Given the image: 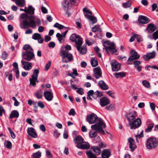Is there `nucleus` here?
I'll return each instance as SVG.
<instances>
[{
  "instance_id": "obj_62",
  "label": "nucleus",
  "mask_w": 158,
  "mask_h": 158,
  "mask_svg": "<svg viewBox=\"0 0 158 158\" xmlns=\"http://www.w3.org/2000/svg\"><path fill=\"white\" fill-rule=\"evenodd\" d=\"M5 111L3 107L0 108V116H2L3 114H5Z\"/></svg>"
},
{
  "instance_id": "obj_1",
  "label": "nucleus",
  "mask_w": 158,
  "mask_h": 158,
  "mask_svg": "<svg viewBox=\"0 0 158 158\" xmlns=\"http://www.w3.org/2000/svg\"><path fill=\"white\" fill-rule=\"evenodd\" d=\"M21 19H24L20 24V27L22 28L26 29L29 27L32 28H36L35 21V17L33 15H28L26 14H23L20 16Z\"/></svg>"
},
{
  "instance_id": "obj_50",
  "label": "nucleus",
  "mask_w": 158,
  "mask_h": 158,
  "mask_svg": "<svg viewBox=\"0 0 158 158\" xmlns=\"http://www.w3.org/2000/svg\"><path fill=\"white\" fill-rule=\"evenodd\" d=\"M153 39L156 40L158 39V31H156L152 34Z\"/></svg>"
},
{
  "instance_id": "obj_20",
  "label": "nucleus",
  "mask_w": 158,
  "mask_h": 158,
  "mask_svg": "<svg viewBox=\"0 0 158 158\" xmlns=\"http://www.w3.org/2000/svg\"><path fill=\"white\" fill-rule=\"evenodd\" d=\"M129 143V148L131 152H133L136 148L137 146L134 139H128Z\"/></svg>"
},
{
  "instance_id": "obj_2",
  "label": "nucleus",
  "mask_w": 158,
  "mask_h": 158,
  "mask_svg": "<svg viewBox=\"0 0 158 158\" xmlns=\"http://www.w3.org/2000/svg\"><path fill=\"white\" fill-rule=\"evenodd\" d=\"M70 39L75 42L77 48L80 54L83 55L86 53L87 49L84 46L81 47L82 44V39L80 36L73 34L70 36Z\"/></svg>"
},
{
  "instance_id": "obj_56",
  "label": "nucleus",
  "mask_w": 158,
  "mask_h": 158,
  "mask_svg": "<svg viewBox=\"0 0 158 158\" xmlns=\"http://www.w3.org/2000/svg\"><path fill=\"white\" fill-rule=\"evenodd\" d=\"M141 64V62L139 61L135 60L134 61L133 64L134 65L135 67L139 66V65Z\"/></svg>"
},
{
  "instance_id": "obj_10",
  "label": "nucleus",
  "mask_w": 158,
  "mask_h": 158,
  "mask_svg": "<svg viewBox=\"0 0 158 158\" xmlns=\"http://www.w3.org/2000/svg\"><path fill=\"white\" fill-rule=\"evenodd\" d=\"M22 57L24 59L28 61H30L35 57L33 51L28 52H23L22 53Z\"/></svg>"
},
{
  "instance_id": "obj_4",
  "label": "nucleus",
  "mask_w": 158,
  "mask_h": 158,
  "mask_svg": "<svg viewBox=\"0 0 158 158\" xmlns=\"http://www.w3.org/2000/svg\"><path fill=\"white\" fill-rule=\"evenodd\" d=\"M74 141L77 144V147L79 148L87 149L90 147L89 143L83 141V139H75Z\"/></svg>"
},
{
  "instance_id": "obj_9",
  "label": "nucleus",
  "mask_w": 158,
  "mask_h": 158,
  "mask_svg": "<svg viewBox=\"0 0 158 158\" xmlns=\"http://www.w3.org/2000/svg\"><path fill=\"white\" fill-rule=\"evenodd\" d=\"M131 56L129 57L127 60V64H131V62L133 60L137 59L139 58V55L135 50L131 51Z\"/></svg>"
},
{
  "instance_id": "obj_52",
  "label": "nucleus",
  "mask_w": 158,
  "mask_h": 158,
  "mask_svg": "<svg viewBox=\"0 0 158 158\" xmlns=\"http://www.w3.org/2000/svg\"><path fill=\"white\" fill-rule=\"evenodd\" d=\"M46 156L48 158H52V155L50 151L48 150H46Z\"/></svg>"
},
{
  "instance_id": "obj_25",
  "label": "nucleus",
  "mask_w": 158,
  "mask_h": 158,
  "mask_svg": "<svg viewBox=\"0 0 158 158\" xmlns=\"http://www.w3.org/2000/svg\"><path fill=\"white\" fill-rule=\"evenodd\" d=\"M109 102V100L105 97H103L100 99V104L102 107L108 105Z\"/></svg>"
},
{
  "instance_id": "obj_29",
  "label": "nucleus",
  "mask_w": 158,
  "mask_h": 158,
  "mask_svg": "<svg viewBox=\"0 0 158 158\" xmlns=\"http://www.w3.org/2000/svg\"><path fill=\"white\" fill-rule=\"evenodd\" d=\"M85 16L88 19L92 22V23L94 24L97 22V19L96 17H93L91 15H89L87 14L85 15Z\"/></svg>"
},
{
  "instance_id": "obj_53",
  "label": "nucleus",
  "mask_w": 158,
  "mask_h": 158,
  "mask_svg": "<svg viewBox=\"0 0 158 158\" xmlns=\"http://www.w3.org/2000/svg\"><path fill=\"white\" fill-rule=\"evenodd\" d=\"M51 62L50 61H48L45 66V70L46 71H47L50 68L51 66Z\"/></svg>"
},
{
  "instance_id": "obj_27",
  "label": "nucleus",
  "mask_w": 158,
  "mask_h": 158,
  "mask_svg": "<svg viewBox=\"0 0 158 158\" xmlns=\"http://www.w3.org/2000/svg\"><path fill=\"white\" fill-rule=\"evenodd\" d=\"M15 2L16 4L19 7H23L25 5V0H12Z\"/></svg>"
},
{
  "instance_id": "obj_28",
  "label": "nucleus",
  "mask_w": 158,
  "mask_h": 158,
  "mask_svg": "<svg viewBox=\"0 0 158 158\" xmlns=\"http://www.w3.org/2000/svg\"><path fill=\"white\" fill-rule=\"evenodd\" d=\"M98 85L100 87L102 90H105L108 89V86L103 81H100L98 82Z\"/></svg>"
},
{
  "instance_id": "obj_37",
  "label": "nucleus",
  "mask_w": 158,
  "mask_h": 158,
  "mask_svg": "<svg viewBox=\"0 0 158 158\" xmlns=\"http://www.w3.org/2000/svg\"><path fill=\"white\" fill-rule=\"evenodd\" d=\"M35 9L31 6H29L26 10V13L30 15H33L34 13Z\"/></svg>"
},
{
  "instance_id": "obj_49",
  "label": "nucleus",
  "mask_w": 158,
  "mask_h": 158,
  "mask_svg": "<svg viewBox=\"0 0 158 158\" xmlns=\"http://www.w3.org/2000/svg\"><path fill=\"white\" fill-rule=\"evenodd\" d=\"M143 85L147 88H149L150 87V84L149 82L146 80H143L142 81Z\"/></svg>"
},
{
  "instance_id": "obj_30",
  "label": "nucleus",
  "mask_w": 158,
  "mask_h": 158,
  "mask_svg": "<svg viewBox=\"0 0 158 158\" xmlns=\"http://www.w3.org/2000/svg\"><path fill=\"white\" fill-rule=\"evenodd\" d=\"M147 128L145 130L146 132H149L152 131V129L154 126V124L152 123H149L148 122L147 123Z\"/></svg>"
},
{
  "instance_id": "obj_45",
  "label": "nucleus",
  "mask_w": 158,
  "mask_h": 158,
  "mask_svg": "<svg viewBox=\"0 0 158 158\" xmlns=\"http://www.w3.org/2000/svg\"><path fill=\"white\" fill-rule=\"evenodd\" d=\"M54 27L58 28L59 29H63L64 28H66L64 26L59 24L57 23H56L54 25Z\"/></svg>"
},
{
  "instance_id": "obj_14",
  "label": "nucleus",
  "mask_w": 158,
  "mask_h": 158,
  "mask_svg": "<svg viewBox=\"0 0 158 158\" xmlns=\"http://www.w3.org/2000/svg\"><path fill=\"white\" fill-rule=\"evenodd\" d=\"M44 94L45 99L47 101H50L52 100L53 96L51 90L50 91L48 90L45 91Z\"/></svg>"
},
{
  "instance_id": "obj_21",
  "label": "nucleus",
  "mask_w": 158,
  "mask_h": 158,
  "mask_svg": "<svg viewBox=\"0 0 158 158\" xmlns=\"http://www.w3.org/2000/svg\"><path fill=\"white\" fill-rule=\"evenodd\" d=\"M94 76L96 79H98L102 76V72L100 67H97L94 69Z\"/></svg>"
},
{
  "instance_id": "obj_57",
  "label": "nucleus",
  "mask_w": 158,
  "mask_h": 158,
  "mask_svg": "<svg viewBox=\"0 0 158 158\" xmlns=\"http://www.w3.org/2000/svg\"><path fill=\"white\" fill-rule=\"evenodd\" d=\"M75 114V112L74 110L73 109H71L69 112V115H72L74 116Z\"/></svg>"
},
{
  "instance_id": "obj_51",
  "label": "nucleus",
  "mask_w": 158,
  "mask_h": 158,
  "mask_svg": "<svg viewBox=\"0 0 158 158\" xmlns=\"http://www.w3.org/2000/svg\"><path fill=\"white\" fill-rule=\"evenodd\" d=\"M73 137L74 138H82L80 135L77 134L76 131H74L73 132Z\"/></svg>"
},
{
  "instance_id": "obj_41",
  "label": "nucleus",
  "mask_w": 158,
  "mask_h": 158,
  "mask_svg": "<svg viewBox=\"0 0 158 158\" xmlns=\"http://www.w3.org/2000/svg\"><path fill=\"white\" fill-rule=\"evenodd\" d=\"M60 53L61 56H64L65 55L68 54L69 51L67 50L65 48L62 47L61 48L60 50Z\"/></svg>"
},
{
  "instance_id": "obj_33",
  "label": "nucleus",
  "mask_w": 158,
  "mask_h": 158,
  "mask_svg": "<svg viewBox=\"0 0 158 158\" xmlns=\"http://www.w3.org/2000/svg\"><path fill=\"white\" fill-rule=\"evenodd\" d=\"M89 132V136L91 138H94L96 137L97 135V130H94L93 129Z\"/></svg>"
},
{
  "instance_id": "obj_43",
  "label": "nucleus",
  "mask_w": 158,
  "mask_h": 158,
  "mask_svg": "<svg viewBox=\"0 0 158 158\" xmlns=\"http://www.w3.org/2000/svg\"><path fill=\"white\" fill-rule=\"evenodd\" d=\"M41 156V153L40 151L33 154L32 158H40Z\"/></svg>"
},
{
  "instance_id": "obj_7",
  "label": "nucleus",
  "mask_w": 158,
  "mask_h": 158,
  "mask_svg": "<svg viewBox=\"0 0 158 158\" xmlns=\"http://www.w3.org/2000/svg\"><path fill=\"white\" fill-rule=\"evenodd\" d=\"M156 139H148L147 141L146 147L148 149L155 148L158 144Z\"/></svg>"
},
{
  "instance_id": "obj_19",
  "label": "nucleus",
  "mask_w": 158,
  "mask_h": 158,
  "mask_svg": "<svg viewBox=\"0 0 158 158\" xmlns=\"http://www.w3.org/2000/svg\"><path fill=\"white\" fill-rule=\"evenodd\" d=\"M138 21L139 23L142 24H146L150 22V20L148 18L142 15L139 17Z\"/></svg>"
},
{
  "instance_id": "obj_39",
  "label": "nucleus",
  "mask_w": 158,
  "mask_h": 158,
  "mask_svg": "<svg viewBox=\"0 0 158 158\" xmlns=\"http://www.w3.org/2000/svg\"><path fill=\"white\" fill-rule=\"evenodd\" d=\"M5 146L8 149H10L12 148V144L9 141H5L4 143Z\"/></svg>"
},
{
  "instance_id": "obj_44",
  "label": "nucleus",
  "mask_w": 158,
  "mask_h": 158,
  "mask_svg": "<svg viewBox=\"0 0 158 158\" xmlns=\"http://www.w3.org/2000/svg\"><path fill=\"white\" fill-rule=\"evenodd\" d=\"M92 30L93 32H95L96 31H101V29L99 26L96 25L92 28Z\"/></svg>"
},
{
  "instance_id": "obj_54",
  "label": "nucleus",
  "mask_w": 158,
  "mask_h": 158,
  "mask_svg": "<svg viewBox=\"0 0 158 158\" xmlns=\"http://www.w3.org/2000/svg\"><path fill=\"white\" fill-rule=\"evenodd\" d=\"M106 109L109 110H112L114 109V106L113 105H111L109 106H107L106 107Z\"/></svg>"
},
{
  "instance_id": "obj_18",
  "label": "nucleus",
  "mask_w": 158,
  "mask_h": 158,
  "mask_svg": "<svg viewBox=\"0 0 158 158\" xmlns=\"http://www.w3.org/2000/svg\"><path fill=\"white\" fill-rule=\"evenodd\" d=\"M137 113L135 111L132 112L127 114L126 115V118L128 121L131 122L133 120H134L137 116Z\"/></svg>"
},
{
  "instance_id": "obj_8",
  "label": "nucleus",
  "mask_w": 158,
  "mask_h": 158,
  "mask_svg": "<svg viewBox=\"0 0 158 158\" xmlns=\"http://www.w3.org/2000/svg\"><path fill=\"white\" fill-rule=\"evenodd\" d=\"M142 122L141 119L139 118L134 120L132 122H130L129 123L130 126V129H135L141 126Z\"/></svg>"
},
{
  "instance_id": "obj_3",
  "label": "nucleus",
  "mask_w": 158,
  "mask_h": 158,
  "mask_svg": "<svg viewBox=\"0 0 158 158\" xmlns=\"http://www.w3.org/2000/svg\"><path fill=\"white\" fill-rule=\"evenodd\" d=\"M106 127L105 124L103 122L102 119H99L98 123L92 125L91 126V128L94 130H97L98 132H99L102 134H104L105 133L103 129Z\"/></svg>"
},
{
  "instance_id": "obj_11",
  "label": "nucleus",
  "mask_w": 158,
  "mask_h": 158,
  "mask_svg": "<svg viewBox=\"0 0 158 158\" xmlns=\"http://www.w3.org/2000/svg\"><path fill=\"white\" fill-rule=\"evenodd\" d=\"M69 7V2L68 0H64L62 3V8L66 11V14L69 17L71 13L68 12Z\"/></svg>"
},
{
  "instance_id": "obj_60",
  "label": "nucleus",
  "mask_w": 158,
  "mask_h": 158,
  "mask_svg": "<svg viewBox=\"0 0 158 158\" xmlns=\"http://www.w3.org/2000/svg\"><path fill=\"white\" fill-rule=\"evenodd\" d=\"M40 128L43 132H45L46 131V128L44 125L43 124L41 125L40 126Z\"/></svg>"
},
{
  "instance_id": "obj_22",
  "label": "nucleus",
  "mask_w": 158,
  "mask_h": 158,
  "mask_svg": "<svg viewBox=\"0 0 158 158\" xmlns=\"http://www.w3.org/2000/svg\"><path fill=\"white\" fill-rule=\"evenodd\" d=\"M21 62L23 65V68L25 70H29L31 69L32 65L31 63L22 60L21 61Z\"/></svg>"
},
{
  "instance_id": "obj_12",
  "label": "nucleus",
  "mask_w": 158,
  "mask_h": 158,
  "mask_svg": "<svg viewBox=\"0 0 158 158\" xmlns=\"http://www.w3.org/2000/svg\"><path fill=\"white\" fill-rule=\"evenodd\" d=\"M110 64L112 69L113 71L117 72L120 69L121 64L117 62L115 60L111 61Z\"/></svg>"
},
{
  "instance_id": "obj_36",
  "label": "nucleus",
  "mask_w": 158,
  "mask_h": 158,
  "mask_svg": "<svg viewBox=\"0 0 158 158\" xmlns=\"http://www.w3.org/2000/svg\"><path fill=\"white\" fill-rule=\"evenodd\" d=\"M114 75L117 78L121 77H124L126 76V73L124 72L116 73H114Z\"/></svg>"
},
{
  "instance_id": "obj_35",
  "label": "nucleus",
  "mask_w": 158,
  "mask_h": 158,
  "mask_svg": "<svg viewBox=\"0 0 158 158\" xmlns=\"http://www.w3.org/2000/svg\"><path fill=\"white\" fill-rule=\"evenodd\" d=\"M23 48L26 51L25 52H31L33 51V50L29 44H26L23 47Z\"/></svg>"
},
{
  "instance_id": "obj_32",
  "label": "nucleus",
  "mask_w": 158,
  "mask_h": 158,
  "mask_svg": "<svg viewBox=\"0 0 158 158\" xmlns=\"http://www.w3.org/2000/svg\"><path fill=\"white\" fill-rule=\"evenodd\" d=\"M91 149L93 150V151L95 153V155H99L101 153V150L100 149L97 147L93 146L92 147Z\"/></svg>"
},
{
  "instance_id": "obj_15",
  "label": "nucleus",
  "mask_w": 158,
  "mask_h": 158,
  "mask_svg": "<svg viewBox=\"0 0 158 158\" xmlns=\"http://www.w3.org/2000/svg\"><path fill=\"white\" fill-rule=\"evenodd\" d=\"M156 56V52L153 51L151 52L148 53L146 55L143 56V58L145 61H148L151 59L154 58Z\"/></svg>"
},
{
  "instance_id": "obj_23",
  "label": "nucleus",
  "mask_w": 158,
  "mask_h": 158,
  "mask_svg": "<svg viewBox=\"0 0 158 158\" xmlns=\"http://www.w3.org/2000/svg\"><path fill=\"white\" fill-rule=\"evenodd\" d=\"M27 132L29 135L31 137L36 138L37 137V135L35 132V130L32 127L28 128Z\"/></svg>"
},
{
  "instance_id": "obj_31",
  "label": "nucleus",
  "mask_w": 158,
  "mask_h": 158,
  "mask_svg": "<svg viewBox=\"0 0 158 158\" xmlns=\"http://www.w3.org/2000/svg\"><path fill=\"white\" fill-rule=\"evenodd\" d=\"M19 112L16 110H12L10 115L9 117L10 118L19 117Z\"/></svg>"
},
{
  "instance_id": "obj_42",
  "label": "nucleus",
  "mask_w": 158,
  "mask_h": 158,
  "mask_svg": "<svg viewBox=\"0 0 158 158\" xmlns=\"http://www.w3.org/2000/svg\"><path fill=\"white\" fill-rule=\"evenodd\" d=\"M132 35L135 37V38L138 42H141L143 41L141 35L135 34V33H133Z\"/></svg>"
},
{
  "instance_id": "obj_46",
  "label": "nucleus",
  "mask_w": 158,
  "mask_h": 158,
  "mask_svg": "<svg viewBox=\"0 0 158 158\" xmlns=\"http://www.w3.org/2000/svg\"><path fill=\"white\" fill-rule=\"evenodd\" d=\"M131 4V1H127L125 3L123 4V6L125 8H127L130 7Z\"/></svg>"
},
{
  "instance_id": "obj_59",
  "label": "nucleus",
  "mask_w": 158,
  "mask_h": 158,
  "mask_svg": "<svg viewBox=\"0 0 158 158\" xmlns=\"http://www.w3.org/2000/svg\"><path fill=\"white\" fill-rule=\"evenodd\" d=\"M99 146L101 148H102L106 147V144L105 142H102L99 143Z\"/></svg>"
},
{
  "instance_id": "obj_13",
  "label": "nucleus",
  "mask_w": 158,
  "mask_h": 158,
  "mask_svg": "<svg viewBox=\"0 0 158 158\" xmlns=\"http://www.w3.org/2000/svg\"><path fill=\"white\" fill-rule=\"evenodd\" d=\"M104 47L106 50L107 51V53L109 52L108 50H109L112 54L114 53L117 51V50L115 48V44L113 43H111L108 47H106L105 45Z\"/></svg>"
},
{
  "instance_id": "obj_34",
  "label": "nucleus",
  "mask_w": 158,
  "mask_h": 158,
  "mask_svg": "<svg viewBox=\"0 0 158 158\" xmlns=\"http://www.w3.org/2000/svg\"><path fill=\"white\" fill-rule=\"evenodd\" d=\"M86 153L87 158H97L95 154L90 151H86Z\"/></svg>"
},
{
  "instance_id": "obj_63",
  "label": "nucleus",
  "mask_w": 158,
  "mask_h": 158,
  "mask_svg": "<svg viewBox=\"0 0 158 158\" xmlns=\"http://www.w3.org/2000/svg\"><path fill=\"white\" fill-rule=\"evenodd\" d=\"M55 44L53 42H50L48 44V46L50 48H54L55 47Z\"/></svg>"
},
{
  "instance_id": "obj_47",
  "label": "nucleus",
  "mask_w": 158,
  "mask_h": 158,
  "mask_svg": "<svg viewBox=\"0 0 158 158\" xmlns=\"http://www.w3.org/2000/svg\"><path fill=\"white\" fill-rule=\"evenodd\" d=\"M56 37L58 38V40L60 43H61V41L65 37L62 34L59 33L56 34Z\"/></svg>"
},
{
  "instance_id": "obj_48",
  "label": "nucleus",
  "mask_w": 158,
  "mask_h": 158,
  "mask_svg": "<svg viewBox=\"0 0 158 158\" xmlns=\"http://www.w3.org/2000/svg\"><path fill=\"white\" fill-rule=\"evenodd\" d=\"M41 35L38 33H35L33 34L32 35V38L35 40H37L40 37Z\"/></svg>"
},
{
  "instance_id": "obj_6",
  "label": "nucleus",
  "mask_w": 158,
  "mask_h": 158,
  "mask_svg": "<svg viewBox=\"0 0 158 158\" xmlns=\"http://www.w3.org/2000/svg\"><path fill=\"white\" fill-rule=\"evenodd\" d=\"M99 119H101L98 118L97 116L94 113H92L88 115L86 118L87 121L90 124L94 123L96 121L97 123H98Z\"/></svg>"
},
{
  "instance_id": "obj_64",
  "label": "nucleus",
  "mask_w": 158,
  "mask_h": 158,
  "mask_svg": "<svg viewBox=\"0 0 158 158\" xmlns=\"http://www.w3.org/2000/svg\"><path fill=\"white\" fill-rule=\"evenodd\" d=\"M77 92L81 95H82L84 93L83 90L81 88L78 89L77 90Z\"/></svg>"
},
{
  "instance_id": "obj_55",
  "label": "nucleus",
  "mask_w": 158,
  "mask_h": 158,
  "mask_svg": "<svg viewBox=\"0 0 158 158\" xmlns=\"http://www.w3.org/2000/svg\"><path fill=\"white\" fill-rule=\"evenodd\" d=\"M35 24L36 25V23L37 25L39 26L41 25V21L40 19L39 18H36L35 19Z\"/></svg>"
},
{
  "instance_id": "obj_17",
  "label": "nucleus",
  "mask_w": 158,
  "mask_h": 158,
  "mask_svg": "<svg viewBox=\"0 0 158 158\" xmlns=\"http://www.w3.org/2000/svg\"><path fill=\"white\" fill-rule=\"evenodd\" d=\"M73 59V56L71 54L69 53L64 56L62 58V61L64 63H67L71 61Z\"/></svg>"
},
{
  "instance_id": "obj_58",
  "label": "nucleus",
  "mask_w": 158,
  "mask_h": 158,
  "mask_svg": "<svg viewBox=\"0 0 158 158\" xmlns=\"http://www.w3.org/2000/svg\"><path fill=\"white\" fill-rule=\"evenodd\" d=\"M41 10L42 13L44 14H46L48 12V10L47 9L43 6H41Z\"/></svg>"
},
{
  "instance_id": "obj_16",
  "label": "nucleus",
  "mask_w": 158,
  "mask_h": 158,
  "mask_svg": "<svg viewBox=\"0 0 158 158\" xmlns=\"http://www.w3.org/2000/svg\"><path fill=\"white\" fill-rule=\"evenodd\" d=\"M89 95H91L93 98L94 99L97 98L98 97H101L102 95V94L98 91L94 92L93 90H90L88 91Z\"/></svg>"
},
{
  "instance_id": "obj_5",
  "label": "nucleus",
  "mask_w": 158,
  "mask_h": 158,
  "mask_svg": "<svg viewBox=\"0 0 158 158\" xmlns=\"http://www.w3.org/2000/svg\"><path fill=\"white\" fill-rule=\"evenodd\" d=\"M39 72V69H35L34 70L31 78L29 79L30 85H32L34 87H35L36 82H38L37 78Z\"/></svg>"
},
{
  "instance_id": "obj_61",
  "label": "nucleus",
  "mask_w": 158,
  "mask_h": 158,
  "mask_svg": "<svg viewBox=\"0 0 158 158\" xmlns=\"http://www.w3.org/2000/svg\"><path fill=\"white\" fill-rule=\"evenodd\" d=\"M13 66L14 68V70H17L19 69L18 64L16 62H14L13 64Z\"/></svg>"
},
{
  "instance_id": "obj_24",
  "label": "nucleus",
  "mask_w": 158,
  "mask_h": 158,
  "mask_svg": "<svg viewBox=\"0 0 158 158\" xmlns=\"http://www.w3.org/2000/svg\"><path fill=\"white\" fill-rule=\"evenodd\" d=\"M111 152L109 150L104 149L102 152V158H109Z\"/></svg>"
},
{
  "instance_id": "obj_38",
  "label": "nucleus",
  "mask_w": 158,
  "mask_h": 158,
  "mask_svg": "<svg viewBox=\"0 0 158 158\" xmlns=\"http://www.w3.org/2000/svg\"><path fill=\"white\" fill-rule=\"evenodd\" d=\"M90 62L91 64L93 67H96L98 64L97 60L94 58H92Z\"/></svg>"
},
{
  "instance_id": "obj_26",
  "label": "nucleus",
  "mask_w": 158,
  "mask_h": 158,
  "mask_svg": "<svg viewBox=\"0 0 158 158\" xmlns=\"http://www.w3.org/2000/svg\"><path fill=\"white\" fill-rule=\"evenodd\" d=\"M156 27L153 24L150 23L148 25L146 30L149 33H151L156 29Z\"/></svg>"
},
{
  "instance_id": "obj_40",
  "label": "nucleus",
  "mask_w": 158,
  "mask_h": 158,
  "mask_svg": "<svg viewBox=\"0 0 158 158\" xmlns=\"http://www.w3.org/2000/svg\"><path fill=\"white\" fill-rule=\"evenodd\" d=\"M35 96L36 98L39 99H40L43 96V92L40 90L37 91L36 94Z\"/></svg>"
}]
</instances>
